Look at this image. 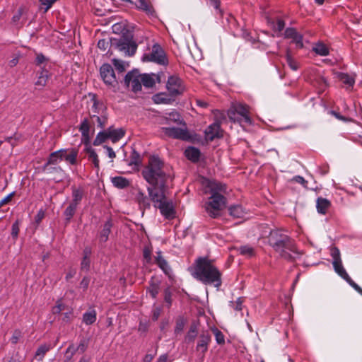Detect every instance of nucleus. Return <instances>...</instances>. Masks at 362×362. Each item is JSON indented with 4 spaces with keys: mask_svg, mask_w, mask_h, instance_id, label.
<instances>
[{
    "mask_svg": "<svg viewBox=\"0 0 362 362\" xmlns=\"http://www.w3.org/2000/svg\"><path fill=\"white\" fill-rule=\"evenodd\" d=\"M293 180L298 183L301 184L304 187L307 188L308 181H306L303 177L297 175L293 177Z\"/></svg>",
    "mask_w": 362,
    "mask_h": 362,
    "instance_id": "63",
    "label": "nucleus"
},
{
    "mask_svg": "<svg viewBox=\"0 0 362 362\" xmlns=\"http://www.w3.org/2000/svg\"><path fill=\"white\" fill-rule=\"evenodd\" d=\"M109 138V134L107 129L100 132L96 136L95 140L93 141L94 146H99L105 142Z\"/></svg>",
    "mask_w": 362,
    "mask_h": 362,
    "instance_id": "36",
    "label": "nucleus"
},
{
    "mask_svg": "<svg viewBox=\"0 0 362 362\" xmlns=\"http://www.w3.org/2000/svg\"><path fill=\"white\" fill-rule=\"evenodd\" d=\"M62 315H63V321L69 322L73 317V310L68 306H66V309L63 311Z\"/></svg>",
    "mask_w": 362,
    "mask_h": 362,
    "instance_id": "50",
    "label": "nucleus"
},
{
    "mask_svg": "<svg viewBox=\"0 0 362 362\" xmlns=\"http://www.w3.org/2000/svg\"><path fill=\"white\" fill-rule=\"evenodd\" d=\"M51 349L50 345L42 344L38 347L35 354V358L39 361H42L46 353Z\"/></svg>",
    "mask_w": 362,
    "mask_h": 362,
    "instance_id": "32",
    "label": "nucleus"
},
{
    "mask_svg": "<svg viewBox=\"0 0 362 362\" xmlns=\"http://www.w3.org/2000/svg\"><path fill=\"white\" fill-rule=\"evenodd\" d=\"M45 217V211L42 209L38 211L37 214L35 216V221L37 224H39Z\"/></svg>",
    "mask_w": 362,
    "mask_h": 362,
    "instance_id": "62",
    "label": "nucleus"
},
{
    "mask_svg": "<svg viewBox=\"0 0 362 362\" xmlns=\"http://www.w3.org/2000/svg\"><path fill=\"white\" fill-rule=\"evenodd\" d=\"M192 275L205 285L213 286L218 289L222 284V274L215 265L214 260L208 257L196 259Z\"/></svg>",
    "mask_w": 362,
    "mask_h": 362,
    "instance_id": "1",
    "label": "nucleus"
},
{
    "mask_svg": "<svg viewBox=\"0 0 362 362\" xmlns=\"http://www.w3.org/2000/svg\"><path fill=\"white\" fill-rule=\"evenodd\" d=\"M211 341V337L208 331H203L199 336L196 350L202 357L208 350L209 345Z\"/></svg>",
    "mask_w": 362,
    "mask_h": 362,
    "instance_id": "12",
    "label": "nucleus"
},
{
    "mask_svg": "<svg viewBox=\"0 0 362 362\" xmlns=\"http://www.w3.org/2000/svg\"><path fill=\"white\" fill-rule=\"evenodd\" d=\"M316 204L317 210L321 214H325L331 205L328 199L322 197L317 198Z\"/></svg>",
    "mask_w": 362,
    "mask_h": 362,
    "instance_id": "20",
    "label": "nucleus"
},
{
    "mask_svg": "<svg viewBox=\"0 0 362 362\" xmlns=\"http://www.w3.org/2000/svg\"><path fill=\"white\" fill-rule=\"evenodd\" d=\"M339 78L344 84L347 85V89L349 88H352L355 82L354 78L347 74H339Z\"/></svg>",
    "mask_w": 362,
    "mask_h": 362,
    "instance_id": "34",
    "label": "nucleus"
},
{
    "mask_svg": "<svg viewBox=\"0 0 362 362\" xmlns=\"http://www.w3.org/2000/svg\"><path fill=\"white\" fill-rule=\"evenodd\" d=\"M72 197L71 202L78 204L83 198V190L80 188L72 187Z\"/></svg>",
    "mask_w": 362,
    "mask_h": 362,
    "instance_id": "44",
    "label": "nucleus"
},
{
    "mask_svg": "<svg viewBox=\"0 0 362 362\" xmlns=\"http://www.w3.org/2000/svg\"><path fill=\"white\" fill-rule=\"evenodd\" d=\"M272 29L275 32L281 33L285 28V23L283 20L277 18L276 21L269 22Z\"/></svg>",
    "mask_w": 362,
    "mask_h": 362,
    "instance_id": "43",
    "label": "nucleus"
},
{
    "mask_svg": "<svg viewBox=\"0 0 362 362\" xmlns=\"http://www.w3.org/2000/svg\"><path fill=\"white\" fill-rule=\"evenodd\" d=\"M19 233V223L18 221H16L12 225L11 228V235L14 239H16Z\"/></svg>",
    "mask_w": 362,
    "mask_h": 362,
    "instance_id": "57",
    "label": "nucleus"
},
{
    "mask_svg": "<svg viewBox=\"0 0 362 362\" xmlns=\"http://www.w3.org/2000/svg\"><path fill=\"white\" fill-rule=\"evenodd\" d=\"M269 244L279 254L280 257L293 261L299 257L296 245L287 235L279 230H272L269 235Z\"/></svg>",
    "mask_w": 362,
    "mask_h": 362,
    "instance_id": "3",
    "label": "nucleus"
},
{
    "mask_svg": "<svg viewBox=\"0 0 362 362\" xmlns=\"http://www.w3.org/2000/svg\"><path fill=\"white\" fill-rule=\"evenodd\" d=\"M313 50L317 54L320 56H327L329 54V49L327 47L322 43H317L313 48Z\"/></svg>",
    "mask_w": 362,
    "mask_h": 362,
    "instance_id": "35",
    "label": "nucleus"
},
{
    "mask_svg": "<svg viewBox=\"0 0 362 362\" xmlns=\"http://www.w3.org/2000/svg\"><path fill=\"white\" fill-rule=\"evenodd\" d=\"M155 207L159 209L160 214L165 218L171 219L175 217V211L173 202L168 198Z\"/></svg>",
    "mask_w": 362,
    "mask_h": 362,
    "instance_id": "14",
    "label": "nucleus"
},
{
    "mask_svg": "<svg viewBox=\"0 0 362 362\" xmlns=\"http://www.w3.org/2000/svg\"><path fill=\"white\" fill-rule=\"evenodd\" d=\"M113 185L119 189H124L129 186V181L123 177L117 176L112 179Z\"/></svg>",
    "mask_w": 362,
    "mask_h": 362,
    "instance_id": "29",
    "label": "nucleus"
},
{
    "mask_svg": "<svg viewBox=\"0 0 362 362\" xmlns=\"http://www.w3.org/2000/svg\"><path fill=\"white\" fill-rule=\"evenodd\" d=\"M124 83L134 93L140 91L142 86L141 74L137 71L127 73L124 78Z\"/></svg>",
    "mask_w": 362,
    "mask_h": 362,
    "instance_id": "7",
    "label": "nucleus"
},
{
    "mask_svg": "<svg viewBox=\"0 0 362 362\" xmlns=\"http://www.w3.org/2000/svg\"><path fill=\"white\" fill-rule=\"evenodd\" d=\"M90 125L88 119H84L79 127V131L81 133L82 138L85 142H88L90 139Z\"/></svg>",
    "mask_w": 362,
    "mask_h": 362,
    "instance_id": "18",
    "label": "nucleus"
},
{
    "mask_svg": "<svg viewBox=\"0 0 362 362\" xmlns=\"http://www.w3.org/2000/svg\"><path fill=\"white\" fill-rule=\"evenodd\" d=\"M59 152H53L49 155V159L47 162L45 164L43 167V170H46L47 166L50 164H56L57 163L58 160H59V157L58 155Z\"/></svg>",
    "mask_w": 362,
    "mask_h": 362,
    "instance_id": "46",
    "label": "nucleus"
},
{
    "mask_svg": "<svg viewBox=\"0 0 362 362\" xmlns=\"http://www.w3.org/2000/svg\"><path fill=\"white\" fill-rule=\"evenodd\" d=\"M90 259L86 257H83V259L81 263V269L82 270H88L90 268Z\"/></svg>",
    "mask_w": 362,
    "mask_h": 362,
    "instance_id": "60",
    "label": "nucleus"
},
{
    "mask_svg": "<svg viewBox=\"0 0 362 362\" xmlns=\"http://www.w3.org/2000/svg\"><path fill=\"white\" fill-rule=\"evenodd\" d=\"M209 3L211 6H214V8H215L216 11L218 13H219L220 15L222 14V11L220 8V0H209Z\"/></svg>",
    "mask_w": 362,
    "mask_h": 362,
    "instance_id": "59",
    "label": "nucleus"
},
{
    "mask_svg": "<svg viewBox=\"0 0 362 362\" xmlns=\"http://www.w3.org/2000/svg\"><path fill=\"white\" fill-rule=\"evenodd\" d=\"M147 190L154 207L167 199L166 183H164L163 186H161V185H151L147 188Z\"/></svg>",
    "mask_w": 362,
    "mask_h": 362,
    "instance_id": "6",
    "label": "nucleus"
},
{
    "mask_svg": "<svg viewBox=\"0 0 362 362\" xmlns=\"http://www.w3.org/2000/svg\"><path fill=\"white\" fill-rule=\"evenodd\" d=\"M103 147L105 149H106L107 154L110 158L112 160L116 157V154L111 147L108 146H104Z\"/></svg>",
    "mask_w": 362,
    "mask_h": 362,
    "instance_id": "64",
    "label": "nucleus"
},
{
    "mask_svg": "<svg viewBox=\"0 0 362 362\" xmlns=\"http://www.w3.org/2000/svg\"><path fill=\"white\" fill-rule=\"evenodd\" d=\"M198 334V326L196 323L191 324L189 331L185 337V341L187 343H190L194 341Z\"/></svg>",
    "mask_w": 362,
    "mask_h": 362,
    "instance_id": "24",
    "label": "nucleus"
},
{
    "mask_svg": "<svg viewBox=\"0 0 362 362\" xmlns=\"http://www.w3.org/2000/svg\"><path fill=\"white\" fill-rule=\"evenodd\" d=\"M96 320V312L95 310H91L86 312L83 315V322L87 325H92Z\"/></svg>",
    "mask_w": 362,
    "mask_h": 362,
    "instance_id": "33",
    "label": "nucleus"
},
{
    "mask_svg": "<svg viewBox=\"0 0 362 362\" xmlns=\"http://www.w3.org/2000/svg\"><path fill=\"white\" fill-rule=\"evenodd\" d=\"M297 31L295 28H288L286 29L284 35L285 38L292 39L297 34Z\"/></svg>",
    "mask_w": 362,
    "mask_h": 362,
    "instance_id": "54",
    "label": "nucleus"
},
{
    "mask_svg": "<svg viewBox=\"0 0 362 362\" xmlns=\"http://www.w3.org/2000/svg\"><path fill=\"white\" fill-rule=\"evenodd\" d=\"M166 88L172 96H177L184 92L185 88L182 84V80L175 76H171L168 78Z\"/></svg>",
    "mask_w": 362,
    "mask_h": 362,
    "instance_id": "9",
    "label": "nucleus"
},
{
    "mask_svg": "<svg viewBox=\"0 0 362 362\" xmlns=\"http://www.w3.org/2000/svg\"><path fill=\"white\" fill-rule=\"evenodd\" d=\"M142 84L147 88L153 87L156 81L159 82V76L153 74H141Z\"/></svg>",
    "mask_w": 362,
    "mask_h": 362,
    "instance_id": "17",
    "label": "nucleus"
},
{
    "mask_svg": "<svg viewBox=\"0 0 362 362\" xmlns=\"http://www.w3.org/2000/svg\"><path fill=\"white\" fill-rule=\"evenodd\" d=\"M113 65L119 72H124L126 69L125 62L122 60L113 59L112 60Z\"/></svg>",
    "mask_w": 362,
    "mask_h": 362,
    "instance_id": "48",
    "label": "nucleus"
},
{
    "mask_svg": "<svg viewBox=\"0 0 362 362\" xmlns=\"http://www.w3.org/2000/svg\"><path fill=\"white\" fill-rule=\"evenodd\" d=\"M155 258L158 266L163 271L166 275H170L171 272L170 267H169L167 261L161 255V252H158L157 256Z\"/></svg>",
    "mask_w": 362,
    "mask_h": 362,
    "instance_id": "19",
    "label": "nucleus"
},
{
    "mask_svg": "<svg viewBox=\"0 0 362 362\" xmlns=\"http://www.w3.org/2000/svg\"><path fill=\"white\" fill-rule=\"evenodd\" d=\"M107 132L109 134V138L113 143L117 142L124 136V131L121 128L114 129L110 127L107 129Z\"/></svg>",
    "mask_w": 362,
    "mask_h": 362,
    "instance_id": "22",
    "label": "nucleus"
},
{
    "mask_svg": "<svg viewBox=\"0 0 362 362\" xmlns=\"http://www.w3.org/2000/svg\"><path fill=\"white\" fill-rule=\"evenodd\" d=\"M205 192L210 193L211 196L204 205L208 215L214 218L221 216V211L225 208L226 199L223 195L226 191V186L219 182L204 180Z\"/></svg>",
    "mask_w": 362,
    "mask_h": 362,
    "instance_id": "2",
    "label": "nucleus"
},
{
    "mask_svg": "<svg viewBox=\"0 0 362 362\" xmlns=\"http://www.w3.org/2000/svg\"><path fill=\"white\" fill-rule=\"evenodd\" d=\"M112 226V223L110 220L104 223L103 228L100 230L99 235L100 242L105 243L108 240L109 235L111 232Z\"/></svg>",
    "mask_w": 362,
    "mask_h": 362,
    "instance_id": "21",
    "label": "nucleus"
},
{
    "mask_svg": "<svg viewBox=\"0 0 362 362\" xmlns=\"http://www.w3.org/2000/svg\"><path fill=\"white\" fill-rule=\"evenodd\" d=\"M78 156V150L75 148L69 149L68 153L66 156L65 160L72 165L76 163V158Z\"/></svg>",
    "mask_w": 362,
    "mask_h": 362,
    "instance_id": "40",
    "label": "nucleus"
},
{
    "mask_svg": "<svg viewBox=\"0 0 362 362\" xmlns=\"http://www.w3.org/2000/svg\"><path fill=\"white\" fill-rule=\"evenodd\" d=\"M151 252L152 250L150 247H145L143 251V256L147 263L151 261Z\"/></svg>",
    "mask_w": 362,
    "mask_h": 362,
    "instance_id": "53",
    "label": "nucleus"
},
{
    "mask_svg": "<svg viewBox=\"0 0 362 362\" xmlns=\"http://www.w3.org/2000/svg\"><path fill=\"white\" fill-rule=\"evenodd\" d=\"M78 205V204L71 202L69 206L66 209L64 214L67 221H69L73 217Z\"/></svg>",
    "mask_w": 362,
    "mask_h": 362,
    "instance_id": "37",
    "label": "nucleus"
},
{
    "mask_svg": "<svg viewBox=\"0 0 362 362\" xmlns=\"http://www.w3.org/2000/svg\"><path fill=\"white\" fill-rule=\"evenodd\" d=\"M331 256L333 258V261H341L340 251L337 247H333L331 250Z\"/></svg>",
    "mask_w": 362,
    "mask_h": 362,
    "instance_id": "55",
    "label": "nucleus"
},
{
    "mask_svg": "<svg viewBox=\"0 0 362 362\" xmlns=\"http://www.w3.org/2000/svg\"><path fill=\"white\" fill-rule=\"evenodd\" d=\"M14 192H11L0 201V208L11 201Z\"/></svg>",
    "mask_w": 362,
    "mask_h": 362,
    "instance_id": "61",
    "label": "nucleus"
},
{
    "mask_svg": "<svg viewBox=\"0 0 362 362\" xmlns=\"http://www.w3.org/2000/svg\"><path fill=\"white\" fill-rule=\"evenodd\" d=\"M205 138L208 141H213L216 138L222 136L220 124L214 122L209 125L205 130Z\"/></svg>",
    "mask_w": 362,
    "mask_h": 362,
    "instance_id": "15",
    "label": "nucleus"
},
{
    "mask_svg": "<svg viewBox=\"0 0 362 362\" xmlns=\"http://www.w3.org/2000/svg\"><path fill=\"white\" fill-rule=\"evenodd\" d=\"M87 153L88 154V158L92 161L94 167L99 170V158L95 150L93 148H88L87 150Z\"/></svg>",
    "mask_w": 362,
    "mask_h": 362,
    "instance_id": "42",
    "label": "nucleus"
},
{
    "mask_svg": "<svg viewBox=\"0 0 362 362\" xmlns=\"http://www.w3.org/2000/svg\"><path fill=\"white\" fill-rule=\"evenodd\" d=\"M100 73L102 79L107 85L114 86L117 83L116 76L111 65L103 64L100 69Z\"/></svg>",
    "mask_w": 362,
    "mask_h": 362,
    "instance_id": "11",
    "label": "nucleus"
},
{
    "mask_svg": "<svg viewBox=\"0 0 362 362\" xmlns=\"http://www.w3.org/2000/svg\"><path fill=\"white\" fill-rule=\"evenodd\" d=\"M286 62L291 69L294 71L298 69L297 63L292 59L288 52L286 54Z\"/></svg>",
    "mask_w": 362,
    "mask_h": 362,
    "instance_id": "56",
    "label": "nucleus"
},
{
    "mask_svg": "<svg viewBox=\"0 0 362 362\" xmlns=\"http://www.w3.org/2000/svg\"><path fill=\"white\" fill-rule=\"evenodd\" d=\"M212 332L215 336L216 341L218 344L223 345L225 344V337L221 331L218 329L214 327L212 329Z\"/></svg>",
    "mask_w": 362,
    "mask_h": 362,
    "instance_id": "45",
    "label": "nucleus"
},
{
    "mask_svg": "<svg viewBox=\"0 0 362 362\" xmlns=\"http://www.w3.org/2000/svg\"><path fill=\"white\" fill-rule=\"evenodd\" d=\"M163 132L165 135L174 139L183 141H188L191 139V136L186 128L163 127Z\"/></svg>",
    "mask_w": 362,
    "mask_h": 362,
    "instance_id": "10",
    "label": "nucleus"
},
{
    "mask_svg": "<svg viewBox=\"0 0 362 362\" xmlns=\"http://www.w3.org/2000/svg\"><path fill=\"white\" fill-rule=\"evenodd\" d=\"M292 41L296 44L297 47L302 48L303 47V36L300 33H297L295 37L292 38Z\"/></svg>",
    "mask_w": 362,
    "mask_h": 362,
    "instance_id": "52",
    "label": "nucleus"
},
{
    "mask_svg": "<svg viewBox=\"0 0 362 362\" xmlns=\"http://www.w3.org/2000/svg\"><path fill=\"white\" fill-rule=\"evenodd\" d=\"M66 305H64L61 300L57 302L55 306L52 308L53 314H59L65 310Z\"/></svg>",
    "mask_w": 362,
    "mask_h": 362,
    "instance_id": "51",
    "label": "nucleus"
},
{
    "mask_svg": "<svg viewBox=\"0 0 362 362\" xmlns=\"http://www.w3.org/2000/svg\"><path fill=\"white\" fill-rule=\"evenodd\" d=\"M139 3L137 7L145 11L148 14H153L154 12L153 8L151 4L146 2L145 0H138Z\"/></svg>",
    "mask_w": 362,
    "mask_h": 362,
    "instance_id": "39",
    "label": "nucleus"
},
{
    "mask_svg": "<svg viewBox=\"0 0 362 362\" xmlns=\"http://www.w3.org/2000/svg\"><path fill=\"white\" fill-rule=\"evenodd\" d=\"M49 78V73L47 70H42L37 78V80L35 83L37 86H45L47 84V82Z\"/></svg>",
    "mask_w": 362,
    "mask_h": 362,
    "instance_id": "41",
    "label": "nucleus"
},
{
    "mask_svg": "<svg viewBox=\"0 0 362 362\" xmlns=\"http://www.w3.org/2000/svg\"><path fill=\"white\" fill-rule=\"evenodd\" d=\"M235 250L239 252L240 255L247 257H252L255 255V250L254 247L250 245H240L235 247Z\"/></svg>",
    "mask_w": 362,
    "mask_h": 362,
    "instance_id": "23",
    "label": "nucleus"
},
{
    "mask_svg": "<svg viewBox=\"0 0 362 362\" xmlns=\"http://www.w3.org/2000/svg\"><path fill=\"white\" fill-rule=\"evenodd\" d=\"M21 337H22L21 332V331H19V330H16V331L13 332V335H12V337H11V338L10 341H11V342L12 344H17V343L18 342L19 339H20Z\"/></svg>",
    "mask_w": 362,
    "mask_h": 362,
    "instance_id": "58",
    "label": "nucleus"
},
{
    "mask_svg": "<svg viewBox=\"0 0 362 362\" xmlns=\"http://www.w3.org/2000/svg\"><path fill=\"white\" fill-rule=\"evenodd\" d=\"M88 346V340L83 338L80 340V342L77 346L74 345V344H71L68 346V352H72V354L76 352L83 354L86 351Z\"/></svg>",
    "mask_w": 362,
    "mask_h": 362,
    "instance_id": "16",
    "label": "nucleus"
},
{
    "mask_svg": "<svg viewBox=\"0 0 362 362\" xmlns=\"http://www.w3.org/2000/svg\"><path fill=\"white\" fill-rule=\"evenodd\" d=\"M92 119H95L98 123V127L103 129L107 122V116L105 113L100 114V116L93 115L90 116Z\"/></svg>",
    "mask_w": 362,
    "mask_h": 362,
    "instance_id": "38",
    "label": "nucleus"
},
{
    "mask_svg": "<svg viewBox=\"0 0 362 362\" xmlns=\"http://www.w3.org/2000/svg\"><path fill=\"white\" fill-rule=\"evenodd\" d=\"M160 291V282L158 280L152 279L150 281L148 291L153 298H156Z\"/></svg>",
    "mask_w": 362,
    "mask_h": 362,
    "instance_id": "30",
    "label": "nucleus"
},
{
    "mask_svg": "<svg viewBox=\"0 0 362 362\" xmlns=\"http://www.w3.org/2000/svg\"><path fill=\"white\" fill-rule=\"evenodd\" d=\"M153 100L156 103H168L170 100L165 93H161L154 95Z\"/></svg>",
    "mask_w": 362,
    "mask_h": 362,
    "instance_id": "47",
    "label": "nucleus"
},
{
    "mask_svg": "<svg viewBox=\"0 0 362 362\" xmlns=\"http://www.w3.org/2000/svg\"><path fill=\"white\" fill-rule=\"evenodd\" d=\"M144 179L151 185H164L170 176L163 170V163L157 156H150L148 163L141 171Z\"/></svg>",
    "mask_w": 362,
    "mask_h": 362,
    "instance_id": "4",
    "label": "nucleus"
},
{
    "mask_svg": "<svg viewBox=\"0 0 362 362\" xmlns=\"http://www.w3.org/2000/svg\"><path fill=\"white\" fill-rule=\"evenodd\" d=\"M164 302L168 308H170L172 305V291L170 287L164 290Z\"/></svg>",
    "mask_w": 362,
    "mask_h": 362,
    "instance_id": "49",
    "label": "nucleus"
},
{
    "mask_svg": "<svg viewBox=\"0 0 362 362\" xmlns=\"http://www.w3.org/2000/svg\"><path fill=\"white\" fill-rule=\"evenodd\" d=\"M235 111L238 114L243 117V120L247 123H251V119L249 116L248 107L247 105L239 104L235 107Z\"/></svg>",
    "mask_w": 362,
    "mask_h": 362,
    "instance_id": "25",
    "label": "nucleus"
},
{
    "mask_svg": "<svg viewBox=\"0 0 362 362\" xmlns=\"http://www.w3.org/2000/svg\"><path fill=\"white\" fill-rule=\"evenodd\" d=\"M332 265L335 272L340 276L343 279H344L352 288H354L358 293L362 295V288L356 284L351 278L349 276L345 269L342 265L341 260V261H333Z\"/></svg>",
    "mask_w": 362,
    "mask_h": 362,
    "instance_id": "8",
    "label": "nucleus"
},
{
    "mask_svg": "<svg viewBox=\"0 0 362 362\" xmlns=\"http://www.w3.org/2000/svg\"><path fill=\"white\" fill-rule=\"evenodd\" d=\"M143 62H151L160 65L168 64V59L163 49L158 45L154 44L148 53L142 57Z\"/></svg>",
    "mask_w": 362,
    "mask_h": 362,
    "instance_id": "5",
    "label": "nucleus"
},
{
    "mask_svg": "<svg viewBox=\"0 0 362 362\" xmlns=\"http://www.w3.org/2000/svg\"><path fill=\"white\" fill-rule=\"evenodd\" d=\"M229 214L234 218H242L244 216L245 212L242 206L235 205L229 208Z\"/></svg>",
    "mask_w": 362,
    "mask_h": 362,
    "instance_id": "31",
    "label": "nucleus"
},
{
    "mask_svg": "<svg viewBox=\"0 0 362 362\" xmlns=\"http://www.w3.org/2000/svg\"><path fill=\"white\" fill-rule=\"evenodd\" d=\"M91 102L93 103L91 110L95 114H103L105 113V107L102 102L98 101L95 95H93L91 98Z\"/></svg>",
    "mask_w": 362,
    "mask_h": 362,
    "instance_id": "26",
    "label": "nucleus"
},
{
    "mask_svg": "<svg viewBox=\"0 0 362 362\" xmlns=\"http://www.w3.org/2000/svg\"><path fill=\"white\" fill-rule=\"evenodd\" d=\"M185 156L190 160L196 162L200 157V151L194 147H189L185 151Z\"/></svg>",
    "mask_w": 362,
    "mask_h": 362,
    "instance_id": "27",
    "label": "nucleus"
},
{
    "mask_svg": "<svg viewBox=\"0 0 362 362\" xmlns=\"http://www.w3.org/2000/svg\"><path fill=\"white\" fill-rule=\"evenodd\" d=\"M136 200L140 206L144 209H149L151 206L150 197L148 198L144 192H139L136 194Z\"/></svg>",
    "mask_w": 362,
    "mask_h": 362,
    "instance_id": "28",
    "label": "nucleus"
},
{
    "mask_svg": "<svg viewBox=\"0 0 362 362\" xmlns=\"http://www.w3.org/2000/svg\"><path fill=\"white\" fill-rule=\"evenodd\" d=\"M117 47L126 55L132 56L137 49V45L132 40L122 39L117 42Z\"/></svg>",
    "mask_w": 362,
    "mask_h": 362,
    "instance_id": "13",
    "label": "nucleus"
}]
</instances>
